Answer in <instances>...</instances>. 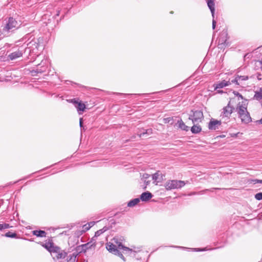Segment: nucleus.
<instances>
[{"label":"nucleus","instance_id":"nucleus-18","mask_svg":"<svg viewBox=\"0 0 262 262\" xmlns=\"http://www.w3.org/2000/svg\"><path fill=\"white\" fill-rule=\"evenodd\" d=\"M230 84V82L229 81H227L226 80H223L221 82L215 84L214 85V89L217 90V89H221L225 86H228Z\"/></svg>","mask_w":262,"mask_h":262},{"label":"nucleus","instance_id":"nucleus-25","mask_svg":"<svg viewBox=\"0 0 262 262\" xmlns=\"http://www.w3.org/2000/svg\"><path fill=\"white\" fill-rule=\"evenodd\" d=\"M5 236L11 238H17V235L15 233H12L10 231L7 232L5 235Z\"/></svg>","mask_w":262,"mask_h":262},{"label":"nucleus","instance_id":"nucleus-45","mask_svg":"<svg viewBox=\"0 0 262 262\" xmlns=\"http://www.w3.org/2000/svg\"><path fill=\"white\" fill-rule=\"evenodd\" d=\"M59 14H60V11H59V10H58V11H57L56 15H57V16H58V15H59Z\"/></svg>","mask_w":262,"mask_h":262},{"label":"nucleus","instance_id":"nucleus-21","mask_svg":"<svg viewBox=\"0 0 262 262\" xmlns=\"http://www.w3.org/2000/svg\"><path fill=\"white\" fill-rule=\"evenodd\" d=\"M32 234L37 237H46L47 233L43 230H34L32 231Z\"/></svg>","mask_w":262,"mask_h":262},{"label":"nucleus","instance_id":"nucleus-49","mask_svg":"<svg viewBox=\"0 0 262 262\" xmlns=\"http://www.w3.org/2000/svg\"><path fill=\"white\" fill-rule=\"evenodd\" d=\"M1 49V48H0V50Z\"/></svg>","mask_w":262,"mask_h":262},{"label":"nucleus","instance_id":"nucleus-46","mask_svg":"<svg viewBox=\"0 0 262 262\" xmlns=\"http://www.w3.org/2000/svg\"><path fill=\"white\" fill-rule=\"evenodd\" d=\"M89 224H90L91 227L94 225L93 222H90Z\"/></svg>","mask_w":262,"mask_h":262},{"label":"nucleus","instance_id":"nucleus-24","mask_svg":"<svg viewBox=\"0 0 262 262\" xmlns=\"http://www.w3.org/2000/svg\"><path fill=\"white\" fill-rule=\"evenodd\" d=\"M140 202V199L136 198L130 200L127 204V206L129 207H134Z\"/></svg>","mask_w":262,"mask_h":262},{"label":"nucleus","instance_id":"nucleus-36","mask_svg":"<svg viewBox=\"0 0 262 262\" xmlns=\"http://www.w3.org/2000/svg\"><path fill=\"white\" fill-rule=\"evenodd\" d=\"M149 177H150V175L149 174L144 173L142 176V179L143 180H147V179H148L149 178Z\"/></svg>","mask_w":262,"mask_h":262},{"label":"nucleus","instance_id":"nucleus-43","mask_svg":"<svg viewBox=\"0 0 262 262\" xmlns=\"http://www.w3.org/2000/svg\"><path fill=\"white\" fill-rule=\"evenodd\" d=\"M261 74H257V78L258 79V80H260L261 79Z\"/></svg>","mask_w":262,"mask_h":262},{"label":"nucleus","instance_id":"nucleus-30","mask_svg":"<svg viewBox=\"0 0 262 262\" xmlns=\"http://www.w3.org/2000/svg\"><path fill=\"white\" fill-rule=\"evenodd\" d=\"M235 83L237 85H240L239 82V79L238 77V75L237 76H236V77L234 79H233L231 81L230 83Z\"/></svg>","mask_w":262,"mask_h":262},{"label":"nucleus","instance_id":"nucleus-5","mask_svg":"<svg viewBox=\"0 0 262 262\" xmlns=\"http://www.w3.org/2000/svg\"><path fill=\"white\" fill-rule=\"evenodd\" d=\"M234 107L231 105L230 101L227 106L224 107L220 114V118L224 123H227L230 121L231 115L233 113Z\"/></svg>","mask_w":262,"mask_h":262},{"label":"nucleus","instance_id":"nucleus-16","mask_svg":"<svg viewBox=\"0 0 262 262\" xmlns=\"http://www.w3.org/2000/svg\"><path fill=\"white\" fill-rule=\"evenodd\" d=\"M152 194L149 191H146L142 193L140 196V199L142 201L146 202L149 201L152 197Z\"/></svg>","mask_w":262,"mask_h":262},{"label":"nucleus","instance_id":"nucleus-4","mask_svg":"<svg viewBox=\"0 0 262 262\" xmlns=\"http://www.w3.org/2000/svg\"><path fill=\"white\" fill-rule=\"evenodd\" d=\"M43 47V39L42 38H33L27 43V50L28 49L30 52H32L35 54H38L37 51Z\"/></svg>","mask_w":262,"mask_h":262},{"label":"nucleus","instance_id":"nucleus-15","mask_svg":"<svg viewBox=\"0 0 262 262\" xmlns=\"http://www.w3.org/2000/svg\"><path fill=\"white\" fill-rule=\"evenodd\" d=\"M58 250H57V252H53V253L56 254V257L59 258H64L67 255V253L62 250L59 247H58Z\"/></svg>","mask_w":262,"mask_h":262},{"label":"nucleus","instance_id":"nucleus-3","mask_svg":"<svg viewBox=\"0 0 262 262\" xmlns=\"http://www.w3.org/2000/svg\"><path fill=\"white\" fill-rule=\"evenodd\" d=\"M20 26V25L15 19L10 17L6 21L5 25L3 27V33L5 34V35L8 34L9 33H12L18 29Z\"/></svg>","mask_w":262,"mask_h":262},{"label":"nucleus","instance_id":"nucleus-19","mask_svg":"<svg viewBox=\"0 0 262 262\" xmlns=\"http://www.w3.org/2000/svg\"><path fill=\"white\" fill-rule=\"evenodd\" d=\"M199 123L194 124V125L191 127V132L192 133L196 134L200 133L202 130V128L200 125L198 124Z\"/></svg>","mask_w":262,"mask_h":262},{"label":"nucleus","instance_id":"nucleus-14","mask_svg":"<svg viewBox=\"0 0 262 262\" xmlns=\"http://www.w3.org/2000/svg\"><path fill=\"white\" fill-rule=\"evenodd\" d=\"M227 32L226 30H224L220 34L219 42L221 44L226 43L227 39Z\"/></svg>","mask_w":262,"mask_h":262},{"label":"nucleus","instance_id":"nucleus-32","mask_svg":"<svg viewBox=\"0 0 262 262\" xmlns=\"http://www.w3.org/2000/svg\"><path fill=\"white\" fill-rule=\"evenodd\" d=\"M115 255H118L120 258H121L124 261L125 260L124 257L122 255V254L120 252V250H118V253H113Z\"/></svg>","mask_w":262,"mask_h":262},{"label":"nucleus","instance_id":"nucleus-7","mask_svg":"<svg viewBox=\"0 0 262 262\" xmlns=\"http://www.w3.org/2000/svg\"><path fill=\"white\" fill-rule=\"evenodd\" d=\"M204 118L203 112L200 110H191L189 114V120L192 121L193 124L202 122Z\"/></svg>","mask_w":262,"mask_h":262},{"label":"nucleus","instance_id":"nucleus-37","mask_svg":"<svg viewBox=\"0 0 262 262\" xmlns=\"http://www.w3.org/2000/svg\"><path fill=\"white\" fill-rule=\"evenodd\" d=\"M79 125H80V127L81 128V129H84V127L83 125V119L82 118H80V120H79Z\"/></svg>","mask_w":262,"mask_h":262},{"label":"nucleus","instance_id":"nucleus-39","mask_svg":"<svg viewBox=\"0 0 262 262\" xmlns=\"http://www.w3.org/2000/svg\"><path fill=\"white\" fill-rule=\"evenodd\" d=\"M172 120V118L170 117L166 118L164 119V122L165 123H167L170 122V120Z\"/></svg>","mask_w":262,"mask_h":262},{"label":"nucleus","instance_id":"nucleus-44","mask_svg":"<svg viewBox=\"0 0 262 262\" xmlns=\"http://www.w3.org/2000/svg\"><path fill=\"white\" fill-rule=\"evenodd\" d=\"M115 94H117V95H124V96H125V95H128V94H127L119 93H115Z\"/></svg>","mask_w":262,"mask_h":262},{"label":"nucleus","instance_id":"nucleus-1","mask_svg":"<svg viewBox=\"0 0 262 262\" xmlns=\"http://www.w3.org/2000/svg\"><path fill=\"white\" fill-rule=\"evenodd\" d=\"M123 239L115 237L112 239V242L106 244V248L111 253H118V250H123V252H132V250L128 247H125L122 245Z\"/></svg>","mask_w":262,"mask_h":262},{"label":"nucleus","instance_id":"nucleus-12","mask_svg":"<svg viewBox=\"0 0 262 262\" xmlns=\"http://www.w3.org/2000/svg\"><path fill=\"white\" fill-rule=\"evenodd\" d=\"M70 102L74 104L79 114H81L79 112H83L85 110V105L81 101L78 102L76 99H72L70 100Z\"/></svg>","mask_w":262,"mask_h":262},{"label":"nucleus","instance_id":"nucleus-40","mask_svg":"<svg viewBox=\"0 0 262 262\" xmlns=\"http://www.w3.org/2000/svg\"><path fill=\"white\" fill-rule=\"evenodd\" d=\"M214 18H213V19H212V29H214L215 28V26H216V21L214 19Z\"/></svg>","mask_w":262,"mask_h":262},{"label":"nucleus","instance_id":"nucleus-10","mask_svg":"<svg viewBox=\"0 0 262 262\" xmlns=\"http://www.w3.org/2000/svg\"><path fill=\"white\" fill-rule=\"evenodd\" d=\"M42 246L50 252L51 254L53 253V252H57V250H58V246H55L52 240L46 242L45 244H42Z\"/></svg>","mask_w":262,"mask_h":262},{"label":"nucleus","instance_id":"nucleus-31","mask_svg":"<svg viewBox=\"0 0 262 262\" xmlns=\"http://www.w3.org/2000/svg\"><path fill=\"white\" fill-rule=\"evenodd\" d=\"M255 198L257 200H262V192H259V193H256L255 195Z\"/></svg>","mask_w":262,"mask_h":262},{"label":"nucleus","instance_id":"nucleus-42","mask_svg":"<svg viewBox=\"0 0 262 262\" xmlns=\"http://www.w3.org/2000/svg\"><path fill=\"white\" fill-rule=\"evenodd\" d=\"M144 183H145V186L144 187V189L146 188V186L148 185L150 183V181H146V180H144Z\"/></svg>","mask_w":262,"mask_h":262},{"label":"nucleus","instance_id":"nucleus-22","mask_svg":"<svg viewBox=\"0 0 262 262\" xmlns=\"http://www.w3.org/2000/svg\"><path fill=\"white\" fill-rule=\"evenodd\" d=\"M253 98L257 101H262V88H260L259 91L255 92Z\"/></svg>","mask_w":262,"mask_h":262},{"label":"nucleus","instance_id":"nucleus-35","mask_svg":"<svg viewBox=\"0 0 262 262\" xmlns=\"http://www.w3.org/2000/svg\"><path fill=\"white\" fill-rule=\"evenodd\" d=\"M233 93L234 94V95L236 96L238 98H240L241 99H244L243 96L240 93H239L238 92L234 91Z\"/></svg>","mask_w":262,"mask_h":262},{"label":"nucleus","instance_id":"nucleus-41","mask_svg":"<svg viewBox=\"0 0 262 262\" xmlns=\"http://www.w3.org/2000/svg\"><path fill=\"white\" fill-rule=\"evenodd\" d=\"M95 234L96 235V237H99L102 234L98 230L95 232Z\"/></svg>","mask_w":262,"mask_h":262},{"label":"nucleus","instance_id":"nucleus-17","mask_svg":"<svg viewBox=\"0 0 262 262\" xmlns=\"http://www.w3.org/2000/svg\"><path fill=\"white\" fill-rule=\"evenodd\" d=\"M214 0H208L207 5L211 12L212 16L213 18L214 17L215 14V8H214Z\"/></svg>","mask_w":262,"mask_h":262},{"label":"nucleus","instance_id":"nucleus-23","mask_svg":"<svg viewBox=\"0 0 262 262\" xmlns=\"http://www.w3.org/2000/svg\"><path fill=\"white\" fill-rule=\"evenodd\" d=\"M81 247L82 251H84V252L86 251L87 250L92 249V248H95L94 244L91 243L90 242L86 244L82 245Z\"/></svg>","mask_w":262,"mask_h":262},{"label":"nucleus","instance_id":"nucleus-38","mask_svg":"<svg viewBox=\"0 0 262 262\" xmlns=\"http://www.w3.org/2000/svg\"><path fill=\"white\" fill-rule=\"evenodd\" d=\"M250 183H252L253 184H255L256 183H258L259 180L258 179H252L249 181Z\"/></svg>","mask_w":262,"mask_h":262},{"label":"nucleus","instance_id":"nucleus-29","mask_svg":"<svg viewBox=\"0 0 262 262\" xmlns=\"http://www.w3.org/2000/svg\"><path fill=\"white\" fill-rule=\"evenodd\" d=\"M90 228H91L90 224H85V225H83L82 227L83 230H82V232H85V231L89 230Z\"/></svg>","mask_w":262,"mask_h":262},{"label":"nucleus","instance_id":"nucleus-11","mask_svg":"<svg viewBox=\"0 0 262 262\" xmlns=\"http://www.w3.org/2000/svg\"><path fill=\"white\" fill-rule=\"evenodd\" d=\"M222 123H223V121L221 119L217 120L212 118L208 123V127L210 130H215L219 128V126L221 125Z\"/></svg>","mask_w":262,"mask_h":262},{"label":"nucleus","instance_id":"nucleus-2","mask_svg":"<svg viewBox=\"0 0 262 262\" xmlns=\"http://www.w3.org/2000/svg\"><path fill=\"white\" fill-rule=\"evenodd\" d=\"M236 111L237 112L238 117L241 119L242 122L248 123L252 121L245 104L239 102L236 108Z\"/></svg>","mask_w":262,"mask_h":262},{"label":"nucleus","instance_id":"nucleus-47","mask_svg":"<svg viewBox=\"0 0 262 262\" xmlns=\"http://www.w3.org/2000/svg\"><path fill=\"white\" fill-rule=\"evenodd\" d=\"M258 183L262 184V180H259Z\"/></svg>","mask_w":262,"mask_h":262},{"label":"nucleus","instance_id":"nucleus-34","mask_svg":"<svg viewBox=\"0 0 262 262\" xmlns=\"http://www.w3.org/2000/svg\"><path fill=\"white\" fill-rule=\"evenodd\" d=\"M159 173L158 172H156L155 173L152 175V179L153 180L156 181L158 180L159 178Z\"/></svg>","mask_w":262,"mask_h":262},{"label":"nucleus","instance_id":"nucleus-48","mask_svg":"<svg viewBox=\"0 0 262 262\" xmlns=\"http://www.w3.org/2000/svg\"><path fill=\"white\" fill-rule=\"evenodd\" d=\"M213 189H216V188H213ZM217 189H218L219 188H217Z\"/></svg>","mask_w":262,"mask_h":262},{"label":"nucleus","instance_id":"nucleus-27","mask_svg":"<svg viewBox=\"0 0 262 262\" xmlns=\"http://www.w3.org/2000/svg\"><path fill=\"white\" fill-rule=\"evenodd\" d=\"M238 77L239 79V84L242 83V81L247 80L249 79V77L248 76H238Z\"/></svg>","mask_w":262,"mask_h":262},{"label":"nucleus","instance_id":"nucleus-26","mask_svg":"<svg viewBox=\"0 0 262 262\" xmlns=\"http://www.w3.org/2000/svg\"><path fill=\"white\" fill-rule=\"evenodd\" d=\"M11 227L9 224L3 223L0 224V231H2L4 229H8Z\"/></svg>","mask_w":262,"mask_h":262},{"label":"nucleus","instance_id":"nucleus-13","mask_svg":"<svg viewBox=\"0 0 262 262\" xmlns=\"http://www.w3.org/2000/svg\"><path fill=\"white\" fill-rule=\"evenodd\" d=\"M152 130L151 128L147 129L142 128L139 130L137 133V135L140 138L142 137H146L147 135H151L152 134Z\"/></svg>","mask_w":262,"mask_h":262},{"label":"nucleus","instance_id":"nucleus-8","mask_svg":"<svg viewBox=\"0 0 262 262\" xmlns=\"http://www.w3.org/2000/svg\"><path fill=\"white\" fill-rule=\"evenodd\" d=\"M48 60H42L41 62L37 65L36 68L31 71L32 76H35L37 74H41L45 72L47 68V64Z\"/></svg>","mask_w":262,"mask_h":262},{"label":"nucleus","instance_id":"nucleus-9","mask_svg":"<svg viewBox=\"0 0 262 262\" xmlns=\"http://www.w3.org/2000/svg\"><path fill=\"white\" fill-rule=\"evenodd\" d=\"M27 51V48L23 49L22 48L18 49L17 51L10 53L7 57V60H14L22 57L23 54Z\"/></svg>","mask_w":262,"mask_h":262},{"label":"nucleus","instance_id":"nucleus-33","mask_svg":"<svg viewBox=\"0 0 262 262\" xmlns=\"http://www.w3.org/2000/svg\"><path fill=\"white\" fill-rule=\"evenodd\" d=\"M108 229H109V228L108 227L104 226L103 228L99 230V231L100 232V233L103 234L104 232H105V231H106Z\"/></svg>","mask_w":262,"mask_h":262},{"label":"nucleus","instance_id":"nucleus-20","mask_svg":"<svg viewBox=\"0 0 262 262\" xmlns=\"http://www.w3.org/2000/svg\"><path fill=\"white\" fill-rule=\"evenodd\" d=\"M177 124L178 125V127L182 130L185 131H188L189 130V127L185 125L182 119L178 120Z\"/></svg>","mask_w":262,"mask_h":262},{"label":"nucleus","instance_id":"nucleus-28","mask_svg":"<svg viewBox=\"0 0 262 262\" xmlns=\"http://www.w3.org/2000/svg\"><path fill=\"white\" fill-rule=\"evenodd\" d=\"M98 237H96V235L91 238L90 243L94 244V246L95 247L97 244V241L98 240Z\"/></svg>","mask_w":262,"mask_h":262},{"label":"nucleus","instance_id":"nucleus-6","mask_svg":"<svg viewBox=\"0 0 262 262\" xmlns=\"http://www.w3.org/2000/svg\"><path fill=\"white\" fill-rule=\"evenodd\" d=\"M186 184L184 181L181 180H169L168 181L165 185V189L167 190L180 189Z\"/></svg>","mask_w":262,"mask_h":262}]
</instances>
